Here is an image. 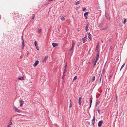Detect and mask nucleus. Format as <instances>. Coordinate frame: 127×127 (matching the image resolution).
<instances>
[{
	"mask_svg": "<svg viewBox=\"0 0 127 127\" xmlns=\"http://www.w3.org/2000/svg\"><path fill=\"white\" fill-rule=\"evenodd\" d=\"M74 48L71 47V48L69 50L68 54L69 55H71L73 52Z\"/></svg>",
	"mask_w": 127,
	"mask_h": 127,
	"instance_id": "obj_1",
	"label": "nucleus"
},
{
	"mask_svg": "<svg viewBox=\"0 0 127 127\" xmlns=\"http://www.w3.org/2000/svg\"><path fill=\"white\" fill-rule=\"evenodd\" d=\"M105 16L106 19H107L108 20L110 21V17L109 16V14L108 13H105Z\"/></svg>",
	"mask_w": 127,
	"mask_h": 127,
	"instance_id": "obj_2",
	"label": "nucleus"
},
{
	"mask_svg": "<svg viewBox=\"0 0 127 127\" xmlns=\"http://www.w3.org/2000/svg\"><path fill=\"white\" fill-rule=\"evenodd\" d=\"M103 123V121L102 120H100L99 121L98 124V127H101L102 124Z\"/></svg>",
	"mask_w": 127,
	"mask_h": 127,
	"instance_id": "obj_3",
	"label": "nucleus"
},
{
	"mask_svg": "<svg viewBox=\"0 0 127 127\" xmlns=\"http://www.w3.org/2000/svg\"><path fill=\"white\" fill-rule=\"evenodd\" d=\"M14 109L15 112H17L18 113H20V111L18 110L16 108V107L15 106H14Z\"/></svg>",
	"mask_w": 127,
	"mask_h": 127,
	"instance_id": "obj_4",
	"label": "nucleus"
},
{
	"mask_svg": "<svg viewBox=\"0 0 127 127\" xmlns=\"http://www.w3.org/2000/svg\"><path fill=\"white\" fill-rule=\"evenodd\" d=\"M95 122V116H94L93 118L92 121V125L93 126L94 125Z\"/></svg>",
	"mask_w": 127,
	"mask_h": 127,
	"instance_id": "obj_5",
	"label": "nucleus"
},
{
	"mask_svg": "<svg viewBox=\"0 0 127 127\" xmlns=\"http://www.w3.org/2000/svg\"><path fill=\"white\" fill-rule=\"evenodd\" d=\"M88 37L90 39V40L91 41H92V36H91V34L89 32V33L88 32Z\"/></svg>",
	"mask_w": 127,
	"mask_h": 127,
	"instance_id": "obj_6",
	"label": "nucleus"
},
{
	"mask_svg": "<svg viewBox=\"0 0 127 127\" xmlns=\"http://www.w3.org/2000/svg\"><path fill=\"white\" fill-rule=\"evenodd\" d=\"M39 63V61L38 60H36L35 63L33 64V66L34 67L36 66Z\"/></svg>",
	"mask_w": 127,
	"mask_h": 127,
	"instance_id": "obj_7",
	"label": "nucleus"
},
{
	"mask_svg": "<svg viewBox=\"0 0 127 127\" xmlns=\"http://www.w3.org/2000/svg\"><path fill=\"white\" fill-rule=\"evenodd\" d=\"M81 101H82L81 98L80 97L79 98V99H78V104L80 105H81V102H82Z\"/></svg>",
	"mask_w": 127,
	"mask_h": 127,
	"instance_id": "obj_8",
	"label": "nucleus"
},
{
	"mask_svg": "<svg viewBox=\"0 0 127 127\" xmlns=\"http://www.w3.org/2000/svg\"><path fill=\"white\" fill-rule=\"evenodd\" d=\"M89 12H85L84 14V16L85 17V19H87V15H88Z\"/></svg>",
	"mask_w": 127,
	"mask_h": 127,
	"instance_id": "obj_9",
	"label": "nucleus"
},
{
	"mask_svg": "<svg viewBox=\"0 0 127 127\" xmlns=\"http://www.w3.org/2000/svg\"><path fill=\"white\" fill-rule=\"evenodd\" d=\"M48 56H45L43 60V62H44L45 61H46L48 59Z\"/></svg>",
	"mask_w": 127,
	"mask_h": 127,
	"instance_id": "obj_10",
	"label": "nucleus"
},
{
	"mask_svg": "<svg viewBox=\"0 0 127 127\" xmlns=\"http://www.w3.org/2000/svg\"><path fill=\"white\" fill-rule=\"evenodd\" d=\"M52 45L53 47H55L58 46V44L57 43H52Z\"/></svg>",
	"mask_w": 127,
	"mask_h": 127,
	"instance_id": "obj_11",
	"label": "nucleus"
},
{
	"mask_svg": "<svg viewBox=\"0 0 127 127\" xmlns=\"http://www.w3.org/2000/svg\"><path fill=\"white\" fill-rule=\"evenodd\" d=\"M95 60V59L94 58L93 60V63H94V67L96 63L97 62H96V61L94 62Z\"/></svg>",
	"mask_w": 127,
	"mask_h": 127,
	"instance_id": "obj_12",
	"label": "nucleus"
},
{
	"mask_svg": "<svg viewBox=\"0 0 127 127\" xmlns=\"http://www.w3.org/2000/svg\"><path fill=\"white\" fill-rule=\"evenodd\" d=\"M25 46L24 41V40H23L22 42V49H23L24 48Z\"/></svg>",
	"mask_w": 127,
	"mask_h": 127,
	"instance_id": "obj_13",
	"label": "nucleus"
},
{
	"mask_svg": "<svg viewBox=\"0 0 127 127\" xmlns=\"http://www.w3.org/2000/svg\"><path fill=\"white\" fill-rule=\"evenodd\" d=\"M92 98H90V108L91 107V105H92Z\"/></svg>",
	"mask_w": 127,
	"mask_h": 127,
	"instance_id": "obj_14",
	"label": "nucleus"
},
{
	"mask_svg": "<svg viewBox=\"0 0 127 127\" xmlns=\"http://www.w3.org/2000/svg\"><path fill=\"white\" fill-rule=\"evenodd\" d=\"M20 106H21L22 105L24 104V101L22 100H20Z\"/></svg>",
	"mask_w": 127,
	"mask_h": 127,
	"instance_id": "obj_15",
	"label": "nucleus"
},
{
	"mask_svg": "<svg viewBox=\"0 0 127 127\" xmlns=\"http://www.w3.org/2000/svg\"><path fill=\"white\" fill-rule=\"evenodd\" d=\"M86 39V38L85 37L82 38V41L84 43H85Z\"/></svg>",
	"mask_w": 127,
	"mask_h": 127,
	"instance_id": "obj_16",
	"label": "nucleus"
},
{
	"mask_svg": "<svg viewBox=\"0 0 127 127\" xmlns=\"http://www.w3.org/2000/svg\"><path fill=\"white\" fill-rule=\"evenodd\" d=\"M95 76H93L92 78V82H94L95 80Z\"/></svg>",
	"mask_w": 127,
	"mask_h": 127,
	"instance_id": "obj_17",
	"label": "nucleus"
},
{
	"mask_svg": "<svg viewBox=\"0 0 127 127\" xmlns=\"http://www.w3.org/2000/svg\"><path fill=\"white\" fill-rule=\"evenodd\" d=\"M97 54H96V57H99V53L98 51V50H97L96 51Z\"/></svg>",
	"mask_w": 127,
	"mask_h": 127,
	"instance_id": "obj_18",
	"label": "nucleus"
},
{
	"mask_svg": "<svg viewBox=\"0 0 127 127\" xmlns=\"http://www.w3.org/2000/svg\"><path fill=\"white\" fill-rule=\"evenodd\" d=\"M77 76H75L73 79V82L75 80H76L77 79Z\"/></svg>",
	"mask_w": 127,
	"mask_h": 127,
	"instance_id": "obj_19",
	"label": "nucleus"
},
{
	"mask_svg": "<svg viewBox=\"0 0 127 127\" xmlns=\"http://www.w3.org/2000/svg\"><path fill=\"white\" fill-rule=\"evenodd\" d=\"M18 79L19 80H22L24 79V77H22L21 78H19Z\"/></svg>",
	"mask_w": 127,
	"mask_h": 127,
	"instance_id": "obj_20",
	"label": "nucleus"
},
{
	"mask_svg": "<svg viewBox=\"0 0 127 127\" xmlns=\"http://www.w3.org/2000/svg\"><path fill=\"white\" fill-rule=\"evenodd\" d=\"M75 45V42H72V44L71 47L74 48Z\"/></svg>",
	"mask_w": 127,
	"mask_h": 127,
	"instance_id": "obj_21",
	"label": "nucleus"
},
{
	"mask_svg": "<svg viewBox=\"0 0 127 127\" xmlns=\"http://www.w3.org/2000/svg\"><path fill=\"white\" fill-rule=\"evenodd\" d=\"M89 26V23H88L86 25L85 29H88V27Z\"/></svg>",
	"mask_w": 127,
	"mask_h": 127,
	"instance_id": "obj_22",
	"label": "nucleus"
},
{
	"mask_svg": "<svg viewBox=\"0 0 127 127\" xmlns=\"http://www.w3.org/2000/svg\"><path fill=\"white\" fill-rule=\"evenodd\" d=\"M80 2L79 1H77L75 3V5H77V4H79V3H80Z\"/></svg>",
	"mask_w": 127,
	"mask_h": 127,
	"instance_id": "obj_23",
	"label": "nucleus"
},
{
	"mask_svg": "<svg viewBox=\"0 0 127 127\" xmlns=\"http://www.w3.org/2000/svg\"><path fill=\"white\" fill-rule=\"evenodd\" d=\"M125 63H124L123 65H122V66L121 68V69H120V71H121V69L123 67H124V66L125 65Z\"/></svg>",
	"mask_w": 127,
	"mask_h": 127,
	"instance_id": "obj_24",
	"label": "nucleus"
},
{
	"mask_svg": "<svg viewBox=\"0 0 127 127\" xmlns=\"http://www.w3.org/2000/svg\"><path fill=\"white\" fill-rule=\"evenodd\" d=\"M34 17V14H32V17H31V19L32 20L33 19Z\"/></svg>",
	"mask_w": 127,
	"mask_h": 127,
	"instance_id": "obj_25",
	"label": "nucleus"
},
{
	"mask_svg": "<svg viewBox=\"0 0 127 127\" xmlns=\"http://www.w3.org/2000/svg\"><path fill=\"white\" fill-rule=\"evenodd\" d=\"M37 42L36 41H34V45H35V46H38V45H37Z\"/></svg>",
	"mask_w": 127,
	"mask_h": 127,
	"instance_id": "obj_26",
	"label": "nucleus"
},
{
	"mask_svg": "<svg viewBox=\"0 0 127 127\" xmlns=\"http://www.w3.org/2000/svg\"><path fill=\"white\" fill-rule=\"evenodd\" d=\"M61 20L62 21H64L65 20V18L64 17L62 16L61 18Z\"/></svg>",
	"mask_w": 127,
	"mask_h": 127,
	"instance_id": "obj_27",
	"label": "nucleus"
},
{
	"mask_svg": "<svg viewBox=\"0 0 127 127\" xmlns=\"http://www.w3.org/2000/svg\"><path fill=\"white\" fill-rule=\"evenodd\" d=\"M99 43H98V45H97V46L96 47V51L97 50H97V49H98V45H99Z\"/></svg>",
	"mask_w": 127,
	"mask_h": 127,
	"instance_id": "obj_28",
	"label": "nucleus"
},
{
	"mask_svg": "<svg viewBox=\"0 0 127 127\" xmlns=\"http://www.w3.org/2000/svg\"><path fill=\"white\" fill-rule=\"evenodd\" d=\"M97 111L98 112V113L99 114H100V109H99V107L98 108V109H97Z\"/></svg>",
	"mask_w": 127,
	"mask_h": 127,
	"instance_id": "obj_29",
	"label": "nucleus"
},
{
	"mask_svg": "<svg viewBox=\"0 0 127 127\" xmlns=\"http://www.w3.org/2000/svg\"><path fill=\"white\" fill-rule=\"evenodd\" d=\"M86 8L84 7L83 8L82 10L84 11H85V10H86Z\"/></svg>",
	"mask_w": 127,
	"mask_h": 127,
	"instance_id": "obj_30",
	"label": "nucleus"
},
{
	"mask_svg": "<svg viewBox=\"0 0 127 127\" xmlns=\"http://www.w3.org/2000/svg\"><path fill=\"white\" fill-rule=\"evenodd\" d=\"M66 73V72H64L63 73V77H64V76H65V74Z\"/></svg>",
	"mask_w": 127,
	"mask_h": 127,
	"instance_id": "obj_31",
	"label": "nucleus"
},
{
	"mask_svg": "<svg viewBox=\"0 0 127 127\" xmlns=\"http://www.w3.org/2000/svg\"><path fill=\"white\" fill-rule=\"evenodd\" d=\"M127 21V19H125L124 20V21L123 23L124 24H125L126 23V22Z\"/></svg>",
	"mask_w": 127,
	"mask_h": 127,
	"instance_id": "obj_32",
	"label": "nucleus"
},
{
	"mask_svg": "<svg viewBox=\"0 0 127 127\" xmlns=\"http://www.w3.org/2000/svg\"><path fill=\"white\" fill-rule=\"evenodd\" d=\"M105 72V71L104 69H103V70H102V73H103V74Z\"/></svg>",
	"mask_w": 127,
	"mask_h": 127,
	"instance_id": "obj_33",
	"label": "nucleus"
},
{
	"mask_svg": "<svg viewBox=\"0 0 127 127\" xmlns=\"http://www.w3.org/2000/svg\"><path fill=\"white\" fill-rule=\"evenodd\" d=\"M72 105L71 103L70 102V105L69 106V108H70L72 107Z\"/></svg>",
	"mask_w": 127,
	"mask_h": 127,
	"instance_id": "obj_34",
	"label": "nucleus"
},
{
	"mask_svg": "<svg viewBox=\"0 0 127 127\" xmlns=\"http://www.w3.org/2000/svg\"><path fill=\"white\" fill-rule=\"evenodd\" d=\"M38 33H40L41 32V30L40 29H38Z\"/></svg>",
	"mask_w": 127,
	"mask_h": 127,
	"instance_id": "obj_35",
	"label": "nucleus"
},
{
	"mask_svg": "<svg viewBox=\"0 0 127 127\" xmlns=\"http://www.w3.org/2000/svg\"><path fill=\"white\" fill-rule=\"evenodd\" d=\"M100 103V101H98L96 102V104H98Z\"/></svg>",
	"mask_w": 127,
	"mask_h": 127,
	"instance_id": "obj_36",
	"label": "nucleus"
},
{
	"mask_svg": "<svg viewBox=\"0 0 127 127\" xmlns=\"http://www.w3.org/2000/svg\"><path fill=\"white\" fill-rule=\"evenodd\" d=\"M113 47L112 46H111L110 47V50H111L112 49Z\"/></svg>",
	"mask_w": 127,
	"mask_h": 127,
	"instance_id": "obj_37",
	"label": "nucleus"
},
{
	"mask_svg": "<svg viewBox=\"0 0 127 127\" xmlns=\"http://www.w3.org/2000/svg\"><path fill=\"white\" fill-rule=\"evenodd\" d=\"M98 57H96V60L95 61H96V62H97L98 59Z\"/></svg>",
	"mask_w": 127,
	"mask_h": 127,
	"instance_id": "obj_38",
	"label": "nucleus"
},
{
	"mask_svg": "<svg viewBox=\"0 0 127 127\" xmlns=\"http://www.w3.org/2000/svg\"><path fill=\"white\" fill-rule=\"evenodd\" d=\"M111 75H110L108 76V79H110L111 78Z\"/></svg>",
	"mask_w": 127,
	"mask_h": 127,
	"instance_id": "obj_39",
	"label": "nucleus"
},
{
	"mask_svg": "<svg viewBox=\"0 0 127 127\" xmlns=\"http://www.w3.org/2000/svg\"><path fill=\"white\" fill-rule=\"evenodd\" d=\"M35 47H36L37 50H39V48L38 47V46H36Z\"/></svg>",
	"mask_w": 127,
	"mask_h": 127,
	"instance_id": "obj_40",
	"label": "nucleus"
},
{
	"mask_svg": "<svg viewBox=\"0 0 127 127\" xmlns=\"http://www.w3.org/2000/svg\"><path fill=\"white\" fill-rule=\"evenodd\" d=\"M101 77H102V74H101V75L100 78L99 79V81H101Z\"/></svg>",
	"mask_w": 127,
	"mask_h": 127,
	"instance_id": "obj_41",
	"label": "nucleus"
},
{
	"mask_svg": "<svg viewBox=\"0 0 127 127\" xmlns=\"http://www.w3.org/2000/svg\"><path fill=\"white\" fill-rule=\"evenodd\" d=\"M80 43L79 42H78L77 44V46H79L80 45Z\"/></svg>",
	"mask_w": 127,
	"mask_h": 127,
	"instance_id": "obj_42",
	"label": "nucleus"
},
{
	"mask_svg": "<svg viewBox=\"0 0 127 127\" xmlns=\"http://www.w3.org/2000/svg\"><path fill=\"white\" fill-rule=\"evenodd\" d=\"M103 25V24L102 23H101L99 25V26L100 27H101L102 25Z\"/></svg>",
	"mask_w": 127,
	"mask_h": 127,
	"instance_id": "obj_43",
	"label": "nucleus"
},
{
	"mask_svg": "<svg viewBox=\"0 0 127 127\" xmlns=\"http://www.w3.org/2000/svg\"><path fill=\"white\" fill-rule=\"evenodd\" d=\"M49 4V3H46V4H45L44 5V6H46L47 5H48Z\"/></svg>",
	"mask_w": 127,
	"mask_h": 127,
	"instance_id": "obj_44",
	"label": "nucleus"
},
{
	"mask_svg": "<svg viewBox=\"0 0 127 127\" xmlns=\"http://www.w3.org/2000/svg\"><path fill=\"white\" fill-rule=\"evenodd\" d=\"M67 67V65H65L64 66V68L66 69Z\"/></svg>",
	"mask_w": 127,
	"mask_h": 127,
	"instance_id": "obj_45",
	"label": "nucleus"
},
{
	"mask_svg": "<svg viewBox=\"0 0 127 127\" xmlns=\"http://www.w3.org/2000/svg\"><path fill=\"white\" fill-rule=\"evenodd\" d=\"M23 58V56H22V55H21V56H20V59H22V58Z\"/></svg>",
	"mask_w": 127,
	"mask_h": 127,
	"instance_id": "obj_46",
	"label": "nucleus"
},
{
	"mask_svg": "<svg viewBox=\"0 0 127 127\" xmlns=\"http://www.w3.org/2000/svg\"><path fill=\"white\" fill-rule=\"evenodd\" d=\"M9 125H12V123L11 122H10L9 123Z\"/></svg>",
	"mask_w": 127,
	"mask_h": 127,
	"instance_id": "obj_47",
	"label": "nucleus"
},
{
	"mask_svg": "<svg viewBox=\"0 0 127 127\" xmlns=\"http://www.w3.org/2000/svg\"><path fill=\"white\" fill-rule=\"evenodd\" d=\"M29 54V53L28 52L27 54V55H26V56L28 57V55Z\"/></svg>",
	"mask_w": 127,
	"mask_h": 127,
	"instance_id": "obj_48",
	"label": "nucleus"
},
{
	"mask_svg": "<svg viewBox=\"0 0 127 127\" xmlns=\"http://www.w3.org/2000/svg\"><path fill=\"white\" fill-rule=\"evenodd\" d=\"M66 69H65V68H64V72H66Z\"/></svg>",
	"mask_w": 127,
	"mask_h": 127,
	"instance_id": "obj_49",
	"label": "nucleus"
},
{
	"mask_svg": "<svg viewBox=\"0 0 127 127\" xmlns=\"http://www.w3.org/2000/svg\"><path fill=\"white\" fill-rule=\"evenodd\" d=\"M117 95H116V101H117Z\"/></svg>",
	"mask_w": 127,
	"mask_h": 127,
	"instance_id": "obj_50",
	"label": "nucleus"
},
{
	"mask_svg": "<svg viewBox=\"0 0 127 127\" xmlns=\"http://www.w3.org/2000/svg\"><path fill=\"white\" fill-rule=\"evenodd\" d=\"M23 37L22 36H21V39L22 40H23Z\"/></svg>",
	"mask_w": 127,
	"mask_h": 127,
	"instance_id": "obj_51",
	"label": "nucleus"
},
{
	"mask_svg": "<svg viewBox=\"0 0 127 127\" xmlns=\"http://www.w3.org/2000/svg\"><path fill=\"white\" fill-rule=\"evenodd\" d=\"M98 105V104H96H96H95V107H96Z\"/></svg>",
	"mask_w": 127,
	"mask_h": 127,
	"instance_id": "obj_52",
	"label": "nucleus"
},
{
	"mask_svg": "<svg viewBox=\"0 0 127 127\" xmlns=\"http://www.w3.org/2000/svg\"><path fill=\"white\" fill-rule=\"evenodd\" d=\"M87 29H86V31L87 32L88 31V30H87Z\"/></svg>",
	"mask_w": 127,
	"mask_h": 127,
	"instance_id": "obj_53",
	"label": "nucleus"
},
{
	"mask_svg": "<svg viewBox=\"0 0 127 127\" xmlns=\"http://www.w3.org/2000/svg\"><path fill=\"white\" fill-rule=\"evenodd\" d=\"M7 127H10V126L9 125H8L7 126Z\"/></svg>",
	"mask_w": 127,
	"mask_h": 127,
	"instance_id": "obj_54",
	"label": "nucleus"
},
{
	"mask_svg": "<svg viewBox=\"0 0 127 127\" xmlns=\"http://www.w3.org/2000/svg\"><path fill=\"white\" fill-rule=\"evenodd\" d=\"M101 41L102 43H103V40H101Z\"/></svg>",
	"mask_w": 127,
	"mask_h": 127,
	"instance_id": "obj_55",
	"label": "nucleus"
},
{
	"mask_svg": "<svg viewBox=\"0 0 127 127\" xmlns=\"http://www.w3.org/2000/svg\"><path fill=\"white\" fill-rule=\"evenodd\" d=\"M70 102L71 103V100L70 99Z\"/></svg>",
	"mask_w": 127,
	"mask_h": 127,
	"instance_id": "obj_56",
	"label": "nucleus"
},
{
	"mask_svg": "<svg viewBox=\"0 0 127 127\" xmlns=\"http://www.w3.org/2000/svg\"><path fill=\"white\" fill-rule=\"evenodd\" d=\"M65 65H67V63H65Z\"/></svg>",
	"mask_w": 127,
	"mask_h": 127,
	"instance_id": "obj_57",
	"label": "nucleus"
},
{
	"mask_svg": "<svg viewBox=\"0 0 127 127\" xmlns=\"http://www.w3.org/2000/svg\"><path fill=\"white\" fill-rule=\"evenodd\" d=\"M64 78V77H63V76L62 77V78Z\"/></svg>",
	"mask_w": 127,
	"mask_h": 127,
	"instance_id": "obj_58",
	"label": "nucleus"
},
{
	"mask_svg": "<svg viewBox=\"0 0 127 127\" xmlns=\"http://www.w3.org/2000/svg\"><path fill=\"white\" fill-rule=\"evenodd\" d=\"M118 21L119 22V20H118Z\"/></svg>",
	"mask_w": 127,
	"mask_h": 127,
	"instance_id": "obj_59",
	"label": "nucleus"
},
{
	"mask_svg": "<svg viewBox=\"0 0 127 127\" xmlns=\"http://www.w3.org/2000/svg\"><path fill=\"white\" fill-rule=\"evenodd\" d=\"M102 30H104V29H103Z\"/></svg>",
	"mask_w": 127,
	"mask_h": 127,
	"instance_id": "obj_60",
	"label": "nucleus"
},
{
	"mask_svg": "<svg viewBox=\"0 0 127 127\" xmlns=\"http://www.w3.org/2000/svg\"><path fill=\"white\" fill-rule=\"evenodd\" d=\"M18 15H19L18 14H17V16H18Z\"/></svg>",
	"mask_w": 127,
	"mask_h": 127,
	"instance_id": "obj_61",
	"label": "nucleus"
}]
</instances>
